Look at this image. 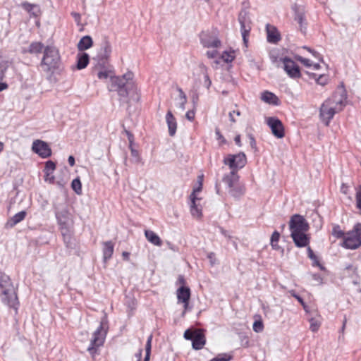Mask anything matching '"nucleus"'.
<instances>
[{
    "label": "nucleus",
    "instance_id": "nucleus-1",
    "mask_svg": "<svg viewBox=\"0 0 361 361\" xmlns=\"http://www.w3.org/2000/svg\"><path fill=\"white\" fill-rule=\"evenodd\" d=\"M109 73L106 71H99L97 73V77L101 80L106 79L109 77ZM133 77L132 72H128L121 77L110 75V84L108 89L111 92L118 93L121 103L130 104L138 102L140 99V95L133 81Z\"/></svg>",
    "mask_w": 361,
    "mask_h": 361
},
{
    "label": "nucleus",
    "instance_id": "nucleus-2",
    "mask_svg": "<svg viewBox=\"0 0 361 361\" xmlns=\"http://www.w3.org/2000/svg\"><path fill=\"white\" fill-rule=\"evenodd\" d=\"M0 289L2 302L9 308L13 309L16 314H17L20 305L17 290L14 287L11 278L4 273L0 274Z\"/></svg>",
    "mask_w": 361,
    "mask_h": 361
},
{
    "label": "nucleus",
    "instance_id": "nucleus-3",
    "mask_svg": "<svg viewBox=\"0 0 361 361\" xmlns=\"http://www.w3.org/2000/svg\"><path fill=\"white\" fill-rule=\"evenodd\" d=\"M42 71L50 74L59 73L62 70V62L59 50L53 46H47L39 63Z\"/></svg>",
    "mask_w": 361,
    "mask_h": 361
},
{
    "label": "nucleus",
    "instance_id": "nucleus-4",
    "mask_svg": "<svg viewBox=\"0 0 361 361\" xmlns=\"http://www.w3.org/2000/svg\"><path fill=\"white\" fill-rule=\"evenodd\" d=\"M54 208L59 229L63 238V241L66 244V246H69L71 240V228L73 224L68 209L66 205L59 204H54Z\"/></svg>",
    "mask_w": 361,
    "mask_h": 361
},
{
    "label": "nucleus",
    "instance_id": "nucleus-5",
    "mask_svg": "<svg viewBox=\"0 0 361 361\" xmlns=\"http://www.w3.org/2000/svg\"><path fill=\"white\" fill-rule=\"evenodd\" d=\"M345 103V99L343 95L337 98V95L334 94L322 104L319 115L326 126H329L335 114L343 110Z\"/></svg>",
    "mask_w": 361,
    "mask_h": 361
},
{
    "label": "nucleus",
    "instance_id": "nucleus-6",
    "mask_svg": "<svg viewBox=\"0 0 361 361\" xmlns=\"http://www.w3.org/2000/svg\"><path fill=\"white\" fill-rule=\"evenodd\" d=\"M108 329L109 324L107 317L104 315L101 319L99 326L93 333L90 344L87 349L93 358L99 353V348L103 345Z\"/></svg>",
    "mask_w": 361,
    "mask_h": 361
},
{
    "label": "nucleus",
    "instance_id": "nucleus-7",
    "mask_svg": "<svg viewBox=\"0 0 361 361\" xmlns=\"http://www.w3.org/2000/svg\"><path fill=\"white\" fill-rule=\"evenodd\" d=\"M341 246L349 250H356L361 246V223H357L344 237Z\"/></svg>",
    "mask_w": 361,
    "mask_h": 361
},
{
    "label": "nucleus",
    "instance_id": "nucleus-8",
    "mask_svg": "<svg viewBox=\"0 0 361 361\" xmlns=\"http://www.w3.org/2000/svg\"><path fill=\"white\" fill-rule=\"evenodd\" d=\"M238 22L240 25V32L243 43L247 47L248 37L251 30V20L249 12L246 9H242L238 15Z\"/></svg>",
    "mask_w": 361,
    "mask_h": 361
},
{
    "label": "nucleus",
    "instance_id": "nucleus-9",
    "mask_svg": "<svg viewBox=\"0 0 361 361\" xmlns=\"http://www.w3.org/2000/svg\"><path fill=\"white\" fill-rule=\"evenodd\" d=\"M247 162L246 156L243 152L237 154H228L224 159V164L228 165L231 170L238 171L245 166Z\"/></svg>",
    "mask_w": 361,
    "mask_h": 361
},
{
    "label": "nucleus",
    "instance_id": "nucleus-10",
    "mask_svg": "<svg viewBox=\"0 0 361 361\" xmlns=\"http://www.w3.org/2000/svg\"><path fill=\"white\" fill-rule=\"evenodd\" d=\"M309 228V224L302 216L294 214L291 216L289 221L290 233L307 232Z\"/></svg>",
    "mask_w": 361,
    "mask_h": 361
},
{
    "label": "nucleus",
    "instance_id": "nucleus-11",
    "mask_svg": "<svg viewBox=\"0 0 361 361\" xmlns=\"http://www.w3.org/2000/svg\"><path fill=\"white\" fill-rule=\"evenodd\" d=\"M112 51L111 44L109 41L104 38L100 44V48L97 54L98 63L100 66H104L109 61Z\"/></svg>",
    "mask_w": 361,
    "mask_h": 361
},
{
    "label": "nucleus",
    "instance_id": "nucleus-12",
    "mask_svg": "<svg viewBox=\"0 0 361 361\" xmlns=\"http://www.w3.org/2000/svg\"><path fill=\"white\" fill-rule=\"evenodd\" d=\"M280 61L283 63V69L290 78H300L301 77L300 67L293 60L286 56L281 58Z\"/></svg>",
    "mask_w": 361,
    "mask_h": 361
},
{
    "label": "nucleus",
    "instance_id": "nucleus-13",
    "mask_svg": "<svg viewBox=\"0 0 361 361\" xmlns=\"http://www.w3.org/2000/svg\"><path fill=\"white\" fill-rule=\"evenodd\" d=\"M267 123L276 137L282 138L284 137V127L282 122L278 118L269 117L267 120Z\"/></svg>",
    "mask_w": 361,
    "mask_h": 361
},
{
    "label": "nucleus",
    "instance_id": "nucleus-14",
    "mask_svg": "<svg viewBox=\"0 0 361 361\" xmlns=\"http://www.w3.org/2000/svg\"><path fill=\"white\" fill-rule=\"evenodd\" d=\"M200 42L204 47L217 48L221 45V41L217 37L209 32H202L200 35Z\"/></svg>",
    "mask_w": 361,
    "mask_h": 361
},
{
    "label": "nucleus",
    "instance_id": "nucleus-15",
    "mask_svg": "<svg viewBox=\"0 0 361 361\" xmlns=\"http://www.w3.org/2000/svg\"><path fill=\"white\" fill-rule=\"evenodd\" d=\"M32 149L42 158H48L51 154V150L48 144L39 140L33 142Z\"/></svg>",
    "mask_w": 361,
    "mask_h": 361
},
{
    "label": "nucleus",
    "instance_id": "nucleus-16",
    "mask_svg": "<svg viewBox=\"0 0 361 361\" xmlns=\"http://www.w3.org/2000/svg\"><path fill=\"white\" fill-rule=\"evenodd\" d=\"M290 236L298 247H306L310 243V237L305 234V232L290 233Z\"/></svg>",
    "mask_w": 361,
    "mask_h": 361
},
{
    "label": "nucleus",
    "instance_id": "nucleus-17",
    "mask_svg": "<svg viewBox=\"0 0 361 361\" xmlns=\"http://www.w3.org/2000/svg\"><path fill=\"white\" fill-rule=\"evenodd\" d=\"M266 30L267 33V41L269 42L276 44L281 39L280 34L275 27L267 24Z\"/></svg>",
    "mask_w": 361,
    "mask_h": 361
},
{
    "label": "nucleus",
    "instance_id": "nucleus-18",
    "mask_svg": "<svg viewBox=\"0 0 361 361\" xmlns=\"http://www.w3.org/2000/svg\"><path fill=\"white\" fill-rule=\"evenodd\" d=\"M46 47L42 42H32L27 48H24L23 49V53L26 54H39L44 51V49Z\"/></svg>",
    "mask_w": 361,
    "mask_h": 361
},
{
    "label": "nucleus",
    "instance_id": "nucleus-19",
    "mask_svg": "<svg viewBox=\"0 0 361 361\" xmlns=\"http://www.w3.org/2000/svg\"><path fill=\"white\" fill-rule=\"evenodd\" d=\"M166 121L169 128V135L173 136L176 132L177 123L176 118L171 111H169L166 115Z\"/></svg>",
    "mask_w": 361,
    "mask_h": 361
},
{
    "label": "nucleus",
    "instance_id": "nucleus-20",
    "mask_svg": "<svg viewBox=\"0 0 361 361\" xmlns=\"http://www.w3.org/2000/svg\"><path fill=\"white\" fill-rule=\"evenodd\" d=\"M261 99L269 104L279 105L280 102L278 97L269 91H264L261 94Z\"/></svg>",
    "mask_w": 361,
    "mask_h": 361
},
{
    "label": "nucleus",
    "instance_id": "nucleus-21",
    "mask_svg": "<svg viewBox=\"0 0 361 361\" xmlns=\"http://www.w3.org/2000/svg\"><path fill=\"white\" fill-rule=\"evenodd\" d=\"M114 250V244L112 241H106L103 243V259L104 262H106L109 259H110L113 255Z\"/></svg>",
    "mask_w": 361,
    "mask_h": 361
},
{
    "label": "nucleus",
    "instance_id": "nucleus-22",
    "mask_svg": "<svg viewBox=\"0 0 361 361\" xmlns=\"http://www.w3.org/2000/svg\"><path fill=\"white\" fill-rule=\"evenodd\" d=\"M239 176L237 171H231V172L225 175L223 178V181L228 185V187L233 188L238 184Z\"/></svg>",
    "mask_w": 361,
    "mask_h": 361
},
{
    "label": "nucleus",
    "instance_id": "nucleus-23",
    "mask_svg": "<svg viewBox=\"0 0 361 361\" xmlns=\"http://www.w3.org/2000/svg\"><path fill=\"white\" fill-rule=\"evenodd\" d=\"M190 298V290L188 287L180 286L177 290V298L179 302L186 303Z\"/></svg>",
    "mask_w": 361,
    "mask_h": 361
},
{
    "label": "nucleus",
    "instance_id": "nucleus-24",
    "mask_svg": "<svg viewBox=\"0 0 361 361\" xmlns=\"http://www.w3.org/2000/svg\"><path fill=\"white\" fill-rule=\"evenodd\" d=\"M26 214L27 213L25 211H21L16 214L13 216H12L11 219L8 220V221L6 224V227L13 228L17 224L20 223L25 218Z\"/></svg>",
    "mask_w": 361,
    "mask_h": 361
},
{
    "label": "nucleus",
    "instance_id": "nucleus-25",
    "mask_svg": "<svg viewBox=\"0 0 361 361\" xmlns=\"http://www.w3.org/2000/svg\"><path fill=\"white\" fill-rule=\"evenodd\" d=\"M90 56L85 52H80L77 54L76 68L78 70L85 68L89 63Z\"/></svg>",
    "mask_w": 361,
    "mask_h": 361
},
{
    "label": "nucleus",
    "instance_id": "nucleus-26",
    "mask_svg": "<svg viewBox=\"0 0 361 361\" xmlns=\"http://www.w3.org/2000/svg\"><path fill=\"white\" fill-rule=\"evenodd\" d=\"M22 7L33 17H37L40 15L39 6L37 4L23 2L22 3Z\"/></svg>",
    "mask_w": 361,
    "mask_h": 361
},
{
    "label": "nucleus",
    "instance_id": "nucleus-27",
    "mask_svg": "<svg viewBox=\"0 0 361 361\" xmlns=\"http://www.w3.org/2000/svg\"><path fill=\"white\" fill-rule=\"evenodd\" d=\"M92 44L93 41L92 37L89 35H85L80 39L78 44V49L79 51H82L90 48Z\"/></svg>",
    "mask_w": 361,
    "mask_h": 361
},
{
    "label": "nucleus",
    "instance_id": "nucleus-28",
    "mask_svg": "<svg viewBox=\"0 0 361 361\" xmlns=\"http://www.w3.org/2000/svg\"><path fill=\"white\" fill-rule=\"evenodd\" d=\"M145 235L147 240L150 242L152 244L157 246H161L162 245V241L161 238L154 231L146 230L145 231Z\"/></svg>",
    "mask_w": 361,
    "mask_h": 361
},
{
    "label": "nucleus",
    "instance_id": "nucleus-29",
    "mask_svg": "<svg viewBox=\"0 0 361 361\" xmlns=\"http://www.w3.org/2000/svg\"><path fill=\"white\" fill-rule=\"evenodd\" d=\"M205 338L203 334L199 332L192 340V345L195 350H200L205 344Z\"/></svg>",
    "mask_w": 361,
    "mask_h": 361
},
{
    "label": "nucleus",
    "instance_id": "nucleus-30",
    "mask_svg": "<svg viewBox=\"0 0 361 361\" xmlns=\"http://www.w3.org/2000/svg\"><path fill=\"white\" fill-rule=\"evenodd\" d=\"M190 198L191 200L190 212L191 214L195 217H200L202 216V211L196 204V200L197 199L194 194H190Z\"/></svg>",
    "mask_w": 361,
    "mask_h": 361
},
{
    "label": "nucleus",
    "instance_id": "nucleus-31",
    "mask_svg": "<svg viewBox=\"0 0 361 361\" xmlns=\"http://www.w3.org/2000/svg\"><path fill=\"white\" fill-rule=\"evenodd\" d=\"M292 9L294 12V19L295 20H300L301 18L305 17V8L302 6H299L298 4H294L292 7Z\"/></svg>",
    "mask_w": 361,
    "mask_h": 361
},
{
    "label": "nucleus",
    "instance_id": "nucleus-32",
    "mask_svg": "<svg viewBox=\"0 0 361 361\" xmlns=\"http://www.w3.org/2000/svg\"><path fill=\"white\" fill-rule=\"evenodd\" d=\"M152 338L153 336L152 334L149 335L147 338V343L145 345V356L144 358V361H149L150 360Z\"/></svg>",
    "mask_w": 361,
    "mask_h": 361
},
{
    "label": "nucleus",
    "instance_id": "nucleus-33",
    "mask_svg": "<svg viewBox=\"0 0 361 361\" xmlns=\"http://www.w3.org/2000/svg\"><path fill=\"white\" fill-rule=\"evenodd\" d=\"M229 193L234 197H239L244 193V189L242 186L237 184L234 187L229 188Z\"/></svg>",
    "mask_w": 361,
    "mask_h": 361
},
{
    "label": "nucleus",
    "instance_id": "nucleus-34",
    "mask_svg": "<svg viewBox=\"0 0 361 361\" xmlns=\"http://www.w3.org/2000/svg\"><path fill=\"white\" fill-rule=\"evenodd\" d=\"M307 251L308 257L313 261V265L319 267L322 270L324 269V267L320 264L317 257L315 255L310 247H307Z\"/></svg>",
    "mask_w": 361,
    "mask_h": 361
},
{
    "label": "nucleus",
    "instance_id": "nucleus-35",
    "mask_svg": "<svg viewBox=\"0 0 361 361\" xmlns=\"http://www.w3.org/2000/svg\"><path fill=\"white\" fill-rule=\"evenodd\" d=\"M71 188L77 195L82 194V184L79 177L73 180Z\"/></svg>",
    "mask_w": 361,
    "mask_h": 361
},
{
    "label": "nucleus",
    "instance_id": "nucleus-36",
    "mask_svg": "<svg viewBox=\"0 0 361 361\" xmlns=\"http://www.w3.org/2000/svg\"><path fill=\"white\" fill-rule=\"evenodd\" d=\"M233 356L228 353H221L217 355L215 357L209 361H230L232 360Z\"/></svg>",
    "mask_w": 361,
    "mask_h": 361
},
{
    "label": "nucleus",
    "instance_id": "nucleus-37",
    "mask_svg": "<svg viewBox=\"0 0 361 361\" xmlns=\"http://www.w3.org/2000/svg\"><path fill=\"white\" fill-rule=\"evenodd\" d=\"M332 235L337 238H343V239L345 236V233L341 229V227L338 225H336L333 227Z\"/></svg>",
    "mask_w": 361,
    "mask_h": 361
},
{
    "label": "nucleus",
    "instance_id": "nucleus-38",
    "mask_svg": "<svg viewBox=\"0 0 361 361\" xmlns=\"http://www.w3.org/2000/svg\"><path fill=\"white\" fill-rule=\"evenodd\" d=\"M234 58H235L234 51L228 52V51H225L222 53V55H221V59L226 63L232 62L233 61Z\"/></svg>",
    "mask_w": 361,
    "mask_h": 361
},
{
    "label": "nucleus",
    "instance_id": "nucleus-39",
    "mask_svg": "<svg viewBox=\"0 0 361 361\" xmlns=\"http://www.w3.org/2000/svg\"><path fill=\"white\" fill-rule=\"evenodd\" d=\"M280 234L278 231H275L271 237V245L274 249H276L278 247V242L279 240Z\"/></svg>",
    "mask_w": 361,
    "mask_h": 361
},
{
    "label": "nucleus",
    "instance_id": "nucleus-40",
    "mask_svg": "<svg viewBox=\"0 0 361 361\" xmlns=\"http://www.w3.org/2000/svg\"><path fill=\"white\" fill-rule=\"evenodd\" d=\"M356 207L359 209V214L361 215V185L357 189L356 195Z\"/></svg>",
    "mask_w": 361,
    "mask_h": 361
},
{
    "label": "nucleus",
    "instance_id": "nucleus-41",
    "mask_svg": "<svg viewBox=\"0 0 361 361\" xmlns=\"http://www.w3.org/2000/svg\"><path fill=\"white\" fill-rule=\"evenodd\" d=\"M312 77L314 78H315L317 84L324 86L327 83V77L326 76H325L324 75H320L319 76L317 77V75L314 73H312Z\"/></svg>",
    "mask_w": 361,
    "mask_h": 361
},
{
    "label": "nucleus",
    "instance_id": "nucleus-42",
    "mask_svg": "<svg viewBox=\"0 0 361 361\" xmlns=\"http://www.w3.org/2000/svg\"><path fill=\"white\" fill-rule=\"evenodd\" d=\"M310 330L313 332H317L320 327V323L317 320L314 319V318H311L310 319Z\"/></svg>",
    "mask_w": 361,
    "mask_h": 361
},
{
    "label": "nucleus",
    "instance_id": "nucleus-43",
    "mask_svg": "<svg viewBox=\"0 0 361 361\" xmlns=\"http://www.w3.org/2000/svg\"><path fill=\"white\" fill-rule=\"evenodd\" d=\"M56 168V164L54 161L49 160L46 162L44 172L53 173Z\"/></svg>",
    "mask_w": 361,
    "mask_h": 361
},
{
    "label": "nucleus",
    "instance_id": "nucleus-44",
    "mask_svg": "<svg viewBox=\"0 0 361 361\" xmlns=\"http://www.w3.org/2000/svg\"><path fill=\"white\" fill-rule=\"evenodd\" d=\"M198 333L199 332H197V331H193L190 329H187L184 332L183 336L186 340L192 341L193 339V338H195L196 336V334H198Z\"/></svg>",
    "mask_w": 361,
    "mask_h": 361
},
{
    "label": "nucleus",
    "instance_id": "nucleus-45",
    "mask_svg": "<svg viewBox=\"0 0 361 361\" xmlns=\"http://www.w3.org/2000/svg\"><path fill=\"white\" fill-rule=\"evenodd\" d=\"M128 140L130 141V151H131V155L133 157H135V158H139V154H138V152L133 149L132 147V139L133 138V136L132 134H130V133H128Z\"/></svg>",
    "mask_w": 361,
    "mask_h": 361
},
{
    "label": "nucleus",
    "instance_id": "nucleus-46",
    "mask_svg": "<svg viewBox=\"0 0 361 361\" xmlns=\"http://www.w3.org/2000/svg\"><path fill=\"white\" fill-rule=\"evenodd\" d=\"M252 328L255 332H257V333L261 332L264 328L262 322L260 320L255 321L253 324Z\"/></svg>",
    "mask_w": 361,
    "mask_h": 361
},
{
    "label": "nucleus",
    "instance_id": "nucleus-47",
    "mask_svg": "<svg viewBox=\"0 0 361 361\" xmlns=\"http://www.w3.org/2000/svg\"><path fill=\"white\" fill-rule=\"evenodd\" d=\"M296 21L299 24L300 31L302 33H305V32H306V25H307V23H306V20H305V16L304 18H301L300 20H297Z\"/></svg>",
    "mask_w": 361,
    "mask_h": 361
},
{
    "label": "nucleus",
    "instance_id": "nucleus-48",
    "mask_svg": "<svg viewBox=\"0 0 361 361\" xmlns=\"http://www.w3.org/2000/svg\"><path fill=\"white\" fill-rule=\"evenodd\" d=\"M207 258L209 260V263H210L211 266H214V264H216V255H215L214 252H209L207 254Z\"/></svg>",
    "mask_w": 361,
    "mask_h": 361
},
{
    "label": "nucleus",
    "instance_id": "nucleus-49",
    "mask_svg": "<svg viewBox=\"0 0 361 361\" xmlns=\"http://www.w3.org/2000/svg\"><path fill=\"white\" fill-rule=\"evenodd\" d=\"M298 60L307 67H310L312 66V63L310 59L303 58L302 56H298Z\"/></svg>",
    "mask_w": 361,
    "mask_h": 361
},
{
    "label": "nucleus",
    "instance_id": "nucleus-50",
    "mask_svg": "<svg viewBox=\"0 0 361 361\" xmlns=\"http://www.w3.org/2000/svg\"><path fill=\"white\" fill-rule=\"evenodd\" d=\"M45 173V180L49 182V183H53L54 182V176H53L52 173Z\"/></svg>",
    "mask_w": 361,
    "mask_h": 361
},
{
    "label": "nucleus",
    "instance_id": "nucleus-51",
    "mask_svg": "<svg viewBox=\"0 0 361 361\" xmlns=\"http://www.w3.org/2000/svg\"><path fill=\"white\" fill-rule=\"evenodd\" d=\"M71 16L74 18L75 21L77 23L78 25L80 24V20H81V16L79 13L77 12H72Z\"/></svg>",
    "mask_w": 361,
    "mask_h": 361
},
{
    "label": "nucleus",
    "instance_id": "nucleus-52",
    "mask_svg": "<svg viewBox=\"0 0 361 361\" xmlns=\"http://www.w3.org/2000/svg\"><path fill=\"white\" fill-rule=\"evenodd\" d=\"M185 117L190 121H193L195 118V111L192 110L187 111Z\"/></svg>",
    "mask_w": 361,
    "mask_h": 361
},
{
    "label": "nucleus",
    "instance_id": "nucleus-53",
    "mask_svg": "<svg viewBox=\"0 0 361 361\" xmlns=\"http://www.w3.org/2000/svg\"><path fill=\"white\" fill-rule=\"evenodd\" d=\"M204 85L207 89H209L212 85V81L208 75V74L204 75Z\"/></svg>",
    "mask_w": 361,
    "mask_h": 361
},
{
    "label": "nucleus",
    "instance_id": "nucleus-54",
    "mask_svg": "<svg viewBox=\"0 0 361 361\" xmlns=\"http://www.w3.org/2000/svg\"><path fill=\"white\" fill-rule=\"evenodd\" d=\"M217 55V51L212 50V51H207V56L209 59H214Z\"/></svg>",
    "mask_w": 361,
    "mask_h": 361
},
{
    "label": "nucleus",
    "instance_id": "nucleus-55",
    "mask_svg": "<svg viewBox=\"0 0 361 361\" xmlns=\"http://www.w3.org/2000/svg\"><path fill=\"white\" fill-rule=\"evenodd\" d=\"M234 114H236L237 116H240V112L239 111H233L229 113L230 121L233 123L235 122V120L233 117Z\"/></svg>",
    "mask_w": 361,
    "mask_h": 361
},
{
    "label": "nucleus",
    "instance_id": "nucleus-56",
    "mask_svg": "<svg viewBox=\"0 0 361 361\" xmlns=\"http://www.w3.org/2000/svg\"><path fill=\"white\" fill-rule=\"evenodd\" d=\"M199 100V95L197 92H194L192 95V102L194 106L197 105Z\"/></svg>",
    "mask_w": 361,
    "mask_h": 361
},
{
    "label": "nucleus",
    "instance_id": "nucleus-57",
    "mask_svg": "<svg viewBox=\"0 0 361 361\" xmlns=\"http://www.w3.org/2000/svg\"><path fill=\"white\" fill-rule=\"evenodd\" d=\"M177 283L180 284L181 286H185V278H184L183 276H182V275H179L178 276V280H177Z\"/></svg>",
    "mask_w": 361,
    "mask_h": 361
},
{
    "label": "nucleus",
    "instance_id": "nucleus-58",
    "mask_svg": "<svg viewBox=\"0 0 361 361\" xmlns=\"http://www.w3.org/2000/svg\"><path fill=\"white\" fill-rule=\"evenodd\" d=\"M304 49H307L308 51H310V53L312 54L313 56H314L315 57L317 58H319L320 57V55L318 52H317L316 51L309 48V47H303Z\"/></svg>",
    "mask_w": 361,
    "mask_h": 361
},
{
    "label": "nucleus",
    "instance_id": "nucleus-59",
    "mask_svg": "<svg viewBox=\"0 0 361 361\" xmlns=\"http://www.w3.org/2000/svg\"><path fill=\"white\" fill-rule=\"evenodd\" d=\"M178 91L179 92V96L181 100L187 101L186 95L183 91V90L180 87L178 88Z\"/></svg>",
    "mask_w": 361,
    "mask_h": 361
},
{
    "label": "nucleus",
    "instance_id": "nucleus-60",
    "mask_svg": "<svg viewBox=\"0 0 361 361\" xmlns=\"http://www.w3.org/2000/svg\"><path fill=\"white\" fill-rule=\"evenodd\" d=\"M249 138H250V143L251 147L252 148H255L256 147V142H255V137L252 135H250Z\"/></svg>",
    "mask_w": 361,
    "mask_h": 361
},
{
    "label": "nucleus",
    "instance_id": "nucleus-61",
    "mask_svg": "<svg viewBox=\"0 0 361 361\" xmlns=\"http://www.w3.org/2000/svg\"><path fill=\"white\" fill-rule=\"evenodd\" d=\"M293 296L297 299V300L305 307V302L303 300V299L298 295L297 294H294Z\"/></svg>",
    "mask_w": 361,
    "mask_h": 361
},
{
    "label": "nucleus",
    "instance_id": "nucleus-62",
    "mask_svg": "<svg viewBox=\"0 0 361 361\" xmlns=\"http://www.w3.org/2000/svg\"><path fill=\"white\" fill-rule=\"evenodd\" d=\"M142 355V349H139L138 352L135 354V357H137V361H141Z\"/></svg>",
    "mask_w": 361,
    "mask_h": 361
},
{
    "label": "nucleus",
    "instance_id": "nucleus-63",
    "mask_svg": "<svg viewBox=\"0 0 361 361\" xmlns=\"http://www.w3.org/2000/svg\"><path fill=\"white\" fill-rule=\"evenodd\" d=\"M215 133H216V137H217L218 140L222 139L223 141L225 142V140H224L223 135L221 134V133H220V131H219V130L218 128L216 129Z\"/></svg>",
    "mask_w": 361,
    "mask_h": 361
},
{
    "label": "nucleus",
    "instance_id": "nucleus-64",
    "mask_svg": "<svg viewBox=\"0 0 361 361\" xmlns=\"http://www.w3.org/2000/svg\"><path fill=\"white\" fill-rule=\"evenodd\" d=\"M68 161L71 166H73L75 165V158L73 156H69Z\"/></svg>",
    "mask_w": 361,
    "mask_h": 361
}]
</instances>
